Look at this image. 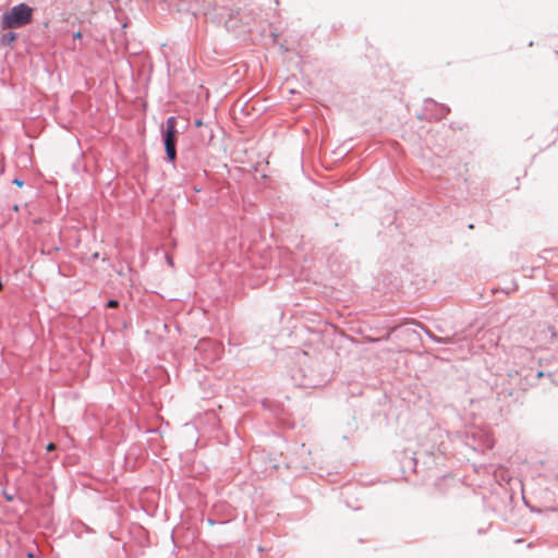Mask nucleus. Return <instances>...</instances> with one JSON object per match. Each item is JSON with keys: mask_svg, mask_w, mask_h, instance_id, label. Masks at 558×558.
Masks as SVG:
<instances>
[{"mask_svg": "<svg viewBox=\"0 0 558 558\" xmlns=\"http://www.w3.org/2000/svg\"><path fill=\"white\" fill-rule=\"evenodd\" d=\"M195 125H196V126H202V125H203V122H202L201 120H196Z\"/></svg>", "mask_w": 558, "mask_h": 558, "instance_id": "nucleus-7", "label": "nucleus"}, {"mask_svg": "<svg viewBox=\"0 0 558 558\" xmlns=\"http://www.w3.org/2000/svg\"><path fill=\"white\" fill-rule=\"evenodd\" d=\"M34 9L25 3H20L11 8L1 16V28H20L29 24L33 20Z\"/></svg>", "mask_w": 558, "mask_h": 558, "instance_id": "nucleus-1", "label": "nucleus"}, {"mask_svg": "<svg viewBox=\"0 0 558 558\" xmlns=\"http://www.w3.org/2000/svg\"><path fill=\"white\" fill-rule=\"evenodd\" d=\"M54 449H56V445L53 442H50V444L47 445V450L48 451H52Z\"/></svg>", "mask_w": 558, "mask_h": 558, "instance_id": "nucleus-6", "label": "nucleus"}, {"mask_svg": "<svg viewBox=\"0 0 558 558\" xmlns=\"http://www.w3.org/2000/svg\"><path fill=\"white\" fill-rule=\"evenodd\" d=\"M74 37H75V38H81V33H80V32H78V33H76V34L74 35Z\"/></svg>", "mask_w": 558, "mask_h": 558, "instance_id": "nucleus-8", "label": "nucleus"}, {"mask_svg": "<svg viewBox=\"0 0 558 558\" xmlns=\"http://www.w3.org/2000/svg\"><path fill=\"white\" fill-rule=\"evenodd\" d=\"M175 135H177V120L174 117H170L166 121V131H165V148H166L167 157L170 161H174V159L177 157Z\"/></svg>", "mask_w": 558, "mask_h": 558, "instance_id": "nucleus-2", "label": "nucleus"}, {"mask_svg": "<svg viewBox=\"0 0 558 558\" xmlns=\"http://www.w3.org/2000/svg\"><path fill=\"white\" fill-rule=\"evenodd\" d=\"M15 38H16L15 34L12 32H9L2 36L1 40L4 44L11 45L15 40Z\"/></svg>", "mask_w": 558, "mask_h": 558, "instance_id": "nucleus-3", "label": "nucleus"}, {"mask_svg": "<svg viewBox=\"0 0 558 558\" xmlns=\"http://www.w3.org/2000/svg\"><path fill=\"white\" fill-rule=\"evenodd\" d=\"M119 303L118 301L116 300H110L108 303H107V306L110 307V308H116L118 307Z\"/></svg>", "mask_w": 558, "mask_h": 558, "instance_id": "nucleus-4", "label": "nucleus"}, {"mask_svg": "<svg viewBox=\"0 0 558 558\" xmlns=\"http://www.w3.org/2000/svg\"><path fill=\"white\" fill-rule=\"evenodd\" d=\"M13 183H14L15 185H17L19 187H22V186H23V181H21L20 179H15V180H13Z\"/></svg>", "mask_w": 558, "mask_h": 558, "instance_id": "nucleus-5", "label": "nucleus"}]
</instances>
